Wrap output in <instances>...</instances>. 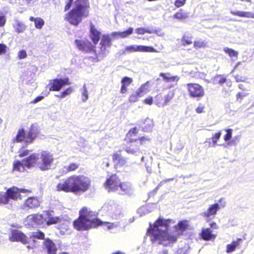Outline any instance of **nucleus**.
<instances>
[{"label": "nucleus", "mask_w": 254, "mask_h": 254, "mask_svg": "<svg viewBox=\"0 0 254 254\" xmlns=\"http://www.w3.org/2000/svg\"><path fill=\"white\" fill-rule=\"evenodd\" d=\"M54 162V157L51 153L47 151L32 153L28 157L17 161L13 163V170L23 172L25 167L30 169L32 167L39 168L42 171L50 170Z\"/></svg>", "instance_id": "1"}, {"label": "nucleus", "mask_w": 254, "mask_h": 254, "mask_svg": "<svg viewBox=\"0 0 254 254\" xmlns=\"http://www.w3.org/2000/svg\"><path fill=\"white\" fill-rule=\"evenodd\" d=\"M170 220L159 218L154 225L149 224L147 234L150 236V240L153 244H161L167 246L175 243L177 240L176 235L169 234Z\"/></svg>", "instance_id": "2"}, {"label": "nucleus", "mask_w": 254, "mask_h": 254, "mask_svg": "<svg viewBox=\"0 0 254 254\" xmlns=\"http://www.w3.org/2000/svg\"><path fill=\"white\" fill-rule=\"evenodd\" d=\"M73 4L72 9L66 13L65 19L71 24L77 26L82 19L88 16L90 3L89 0H68L64 10L67 11Z\"/></svg>", "instance_id": "3"}, {"label": "nucleus", "mask_w": 254, "mask_h": 254, "mask_svg": "<svg viewBox=\"0 0 254 254\" xmlns=\"http://www.w3.org/2000/svg\"><path fill=\"white\" fill-rule=\"evenodd\" d=\"M91 181L89 178L84 176H73L68 178L64 183L57 186L58 190L66 192H84L90 186Z\"/></svg>", "instance_id": "4"}, {"label": "nucleus", "mask_w": 254, "mask_h": 254, "mask_svg": "<svg viewBox=\"0 0 254 254\" xmlns=\"http://www.w3.org/2000/svg\"><path fill=\"white\" fill-rule=\"evenodd\" d=\"M101 224V221L97 218L96 212L88 210L87 207H83L80 210L79 218L73 222L74 227L79 231L86 230Z\"/></svg>", "instance_id": "5"}, {"label": "nucleus", "mask_w": 254, "mask_h": 254, "mask_svg": "<svg viewBox=\"0 0 254 254\" xmlns=\"http://www.w3.org/2000/svg\"><path fill=\"white\" fill-rule=\"evenodd\" d=\"M39 129L37 124H33L30 130L25 132L23 129L19 130L14 140L17 142L25 141L28 143H31L36 137Z\"/></svg>", "instance_id": "6"}, {"label": "nucleus", "mask_w": 254, "mask_h": 254, "mask_svg": "<svg viewBox=\"0 0 254 254\" xmlns=\"http://www.w3.org/2000/svg\"><path fill=\"white\" fill-rule=\"evenodd\" d=\"M46 220L42 214H31L27 217L24 224L28 227H36L43 224Z\"/></svg>", "instance_id": "7"}, {"label": "nucleus", "mask_w": 254, "mask_h": 254, "mask_svg": "<svg viewBox=\"0 0 254 254\" xmlns=\"http://www.w3.org/2000/svg\"><path fill=\"white\" fill-rule=\"evenodd\" d=\"M187 87L191 97L199 99L204 95L203 88L198 84L188 83Z\"/></svg>", "instance_id": "8"}, {"label": "nucleus", "mask_w": 254, "mask_h": 254, "mask_svg": "<svg viewBox=\"0 0 254 254\" xmlns=\"http://www.w3.org/2000/svg\"><path fill=\"white\" fill-rule=\"evenodd\" d=\"M30 192H31V191L29 190L19 189L15 187L8 189L6 191L8 200L9 199L14 200H17L18 199H21L22 195L21 193H27Z\"/></svg>", "instance_id": "9"}, {"label": "nucleus", "mask_w": 254, "mask_h": 254, "mask_svg": "<svg viewBox=\"0 0 254 254\" xmlns=\"http://www.w3.org/2000/svg\"><path fill=\"white\" fill-rule=\"evenodd\" d=\"M121 181L116 175H113L108 178L105 183V187L108 191L117 192Z\"/></svg>", "instance_id": "10"}, {"label": "nucleus", "mask_w": 254, "mask_h": 254, "mask_svg": "<svg viewBox=\"0 0 254 254\" xmlns=\"http://www.w3.org/2000/svg\"><path fill=\"white\" fill-rule=\"evenodd\" d=\"M225 202L223 204L219 205L218 203L211 204L209 206L207 210L200 213V215L203 217H205L207 221H209L212 219L211 216L214 217L216 214L217 211L220 209V207H224L225 206Z\"/></svg>", "instance_id": "11"}, {"label": "nucleus", "mask_w": 254, "mask_h": 254, "mask_svg": "<svg viewBox=\"0 0 254 254\" xmlns=\"http://www.w3.org/2000/svg\"><path fill=\"white\" fill-rule=\"evenodd\" d=\"M125 51L129 53L135 52L154 53L158 52V51H157L152 47L136 45L127 46L125 48Z\"/></svg>", "instance_id": "12"}, {"label": "nucleus", "mask_w": 254, "mask_h": 254, "mask_svg": "<svg viewBox=\"0 0 254 254\" xmlns=\"http://www.w3.org/2000/svg\"><path fill=\"white\" fill-rule=\"evenodd\" d=\"M41 201L36 197H30L27 198L21 206L24 210L34 209L40 206Z\"/></svg>", "instance_id": "13"}, {"label": "nucleus", "mask_w": 254, "mask_h": 254, "mask_svg": "<svg viewBox=\"0 0 254 254\" xmlns=\"http://www.w3.org/2000/svg\"><path fill=\"white\" fill-rule=\"evenodd\" d=\"M51 91H59L64 85H69V79L68 78H57L51 81Z\"/></svg>", "instance_id": "14"}, {"label": "nucleus", "mask_w": 254, "mask_h": 254, "mask_svg": "<svg viewBox=\"0 0 254 254\" xmlns=\"http://www.w3.org/2000/svg\"><path fill=\"white\" fill-rule=\"evenodd\" d=\"M75 44L79 50L86 53L92 51L94 47L91 42L88 41L76 40Z\"/></svg>", "instance_id": "15"}, {"label": "nucleus", "mask_w": 254, "mask_h": 254, "mask_svg": "<svg viewBox=\"0 0 254 254\" xmlns=\"http://www.w3.org/2000/svg\"><path fill=\"white\" fill-rule=\"evenodd\" d=\"M11 241H20L23 244H26L30 241L28 237L26 236L23 233L18 230H14L12 233L10 238Z\"/></svg>", "instance_id": "16"}, {"label": "nucleus", "mask_w": 254, "mask_h": 254, "mask_svg": "<svg viewBox=\"0 0 254 254\" xmlns=\"http://www.w3.org/2000/svg\"><path fill=\"white\" fill-rule=\"evenodd\" d=\"M118 193L122 195H131L133 192V189L130 183L128 182H123L120 183Z\"/></svg>", "instance_id": "17"}, {"label": "nucleus", "mask_w": 254, "mask_h": 254, "mask_svg": "<svg viewBox=\"0 0 254 254\" xmlns=\"http://www.w3.org/2000/svg\"><path fill=\"white\" fill-rule=\"evenodd\" d=\"M44 249L48 254H56L57 249L55 243L50 239H46L43 242Z\"/></svg>", "instance_id": "18"}, {"label": "nucleus", "mask_w": 254, "mask_h": 254, "mask_svg": "<svg viewBox=\"0 0 254 254\" xmlns=\"http://www.w3.org/2000/svg\"><path fill=\"white\" fill-rule=\"evenodd\" d=\"M47 218L46 219V224L48 225L61 223L62 219L60 217L55 216L52 211H47L46 212Z\"/></svg>", "instance_id": "19"}, {"label": "nucleus", "mask_w": 254, "mask_h": 254, "mask_svg": "<svg viewBox=\"0 0 254 254\" xmlns=\"http://www.w3.org/2000/svg\"><path fill=\"white\" fill-rule=\"evenodd\" d=\"M101 33L97 30L93 24H90V37L94 45H96L100 38Z\"/></svg>", "instance_id": "20"}, {"label": "nucleus", "mask_w": 254, "mask_h": 254, "mask_svg": "<svg viewBox=\"0 0 254 254\" xmlns=\"http://www.w3.org/2000/svg\"><path fill=\"white\" fill-rule=\"evenodd\" d=\"M13 21L12 25L15 32L21 33L25 30L26 26L22 22L17 19H15Z\"/></svg>", "instance_id": "21"}, {"label": "nucleus", "mask_w": 254, "mask_h": 254, "mask_svg": "<svg viewBox=\"0 0 254 254\" xmlns=\"http://www.w3.org/2000/svg\"><path fill=\"white\" fill-rule=\"evenodd\" d=\"M201 236L204 240H211L214 239L216 236L212 234V231L210 228L204 229L202 230Z\"/></svg>", "instance_id": "22"}, {"label": "nucleus", "mask_w": 254, "mask_h": 254, "mask_svg": "<svg viewBox=\"0 0 254 254\" xmlns=\"http://www.w3.org/2000/svg\"><path fill=\"white\" fill-rule=\"evenodd\" d=\"M138 144V142H137L135 145L131 144L129 146L126 147L125 151L128 154L137 155L140 152Z\"/></svg>", "instance_id": "23"}, {"label": "nucleus", "mask_w": 254, "mask_h": 254, "mask_svg": "<svg viewBox=\"0 0 254 254\" xmlns=\"http://www.w3.org/2000/svg\"><path fill=\"white\" fill-rule=\"evenodd\" d=\"M123 216L121 208L119 206H114L112 208L111 217L114 219H120Z\"/></svg>", "instance_id": "24"}, {"label": "nucleus", "mask_w": 254, "mask_h": 254, "mask_svg": "<svg viewBox=\"0 0 254 254\" xmlns=\"http://www.w3.org/2000/svg\"><path fill=\"white\" fill-rule=\"evenodd\" d=\"M133 32V28H129L128 30L124 32H114L112 33L111 35L113 37H116L117 36L121 38H126L128 35L131 34Z\"/></svg>", "instance_id": "25"}, {"label": "nucleus", "mask_w": 254, "mask_h": 254, "mask_svg": "<svg viewBox=\"0 0 254 254\" xmlns=\"http://www.w3.org/2000/svg\"><path fill=\"white\" fill-rule=\"evenodd\" d=\"M242 241V239L238 238L237 241H233L231 244L228 245L227 246V253H230L234 251L235 249L240 244Z\"/></svg>", "instance_id": "26"}, {"label": "nucleus", "mask_w": 254, "mask_h": 254, "mask_svg": "<svg viewBox=\"0 0 254 254\" xmlns=\"http://www.w3.org/2000/svg\"><path fill=\"white\" fill-rule=\"evenodd\" d=\"M113 160L115 164L124 165L126 163V160L118 153L114 154L113 156Z\"/></svg>", "instance_id": "27"}, {"label": "nucleus", "mask_w": 254, "mask_h": 254, "mask_svg": "<svg viewBox=\"0 0 254 254\" xmlns=\"http://www.w3.org/2000/svg\"><path fill=\"white\" fill-rule=\"evenodd\" d=\"M160 76L162 77L163 79L167 82L178 81L179 79V78L178 76H170L169 73L166 74L161 73Z\"/></svg>", "instance_id": "28"}, {"label": "nucleus", "mask_w": 254, "mask_h": 254, "mask_svg": "<svg viewBox=\"0 0 254 254\" xmlns=\"http://www.w3.org/2000/svg\"><path fill=\"white\" fill-rule=\"evenodd\" d=\"M30 238H29L30 240L32 239V240L34 241V239H38L40 240H43L45 238V234L44 233L40 231H37L36 232H34L31 233V234L29 235Z\"/></svg>", "instance_id": "29"}, {"label": "nucleus", "mask_w": 254, "mask_h": 254, "mask_svg": "<svg viewBox=\"0 0 254 254\" xmlns=\"http://www.w3.org/2000/svg\"><path fill=\"white\" fill-rule=\"evenodd\" d=\"M100 44L102 45L101 49H102L104 47H110L111 46V40L109 35H104L102 37ZM104 48L105 49V47Z\"/></svg>", "instance_id": "30"}, {"label": "nucleus", "mask_w": 254, "mask_h": 254, "mask_svg": "<svg viewBox=\"0 0 254 254\" xmlns=\"http://www.w3.org/2000/svg\"><path fill=\"white\" fill-rule=\"evenodd\" d=\"M138 132L136 127H134L131 129L128 133L127 134V137L129 138L131 142L136 141L139 139L138 138L134 137Z\"/></svg>", "instance_id": "31"}, {"label": "nucleus", "mask_w": 254, "mask_h": 254, "mask_svg": "<svg viewBox=\"0 0 254 254\" xmlns=\"http://www.w3.org/2000/svg\"><path fill=\"white\" fill-rule=\"evenodd\" d=\"M80 92H81L82 101L83 102H85L88 99V90L85 84L83 85L82 88L80 89Z\"/></svg>", "instance_id": "32"}, {"label": "nucleus", "mask_w": 254, "mask_h": 254, "mask_svg": "<svg viewBox=\"0 0 254 254\" xmlns=\"http://www.w3.org/2000/svg\"><path fill=\"white\" fill-rule=\"evenodd\" d=\"M148 81L146 82L145 83L142 84L140 87L136 90L139 95L142 96L144 94L148 92Z\"/></svg>", "instance_id": "33"}, {"label": "nucleus", "mask_w": 254, "mask_h": 254, "mask_svg": "<svg viewBox=\"0 0 254 254\" xmlns=\"http://www.w3.org/2000/svg\"><path fill=\"white\" fill-rule=\"evenodd\" d=\"M226 78L223 76L217 75L212 80V83L214 84H222L226 82Z\"/></svg>", "instance_id": "34"}, {"label": "nucleus", "mask_w": 254, "mask_h": 254, "mask_svg": "<svg viewBox=\"0 0 254 254\" xmlns=\"http://www.w3.org/2000/svg\"><path fill=\"white\" fill-rule=\"evenodd\" d=\"M188 227V224L186 221H181L179 222L176 228L180 231L181 233L185 231Z\"/></svg>", "instance_id": "35"}, {"label": "nucleus", "mask_w": 254, "mask_h": 254, "mask_svg": "<svg viewBox=\"0 0 254 254\" xmlns=\"http://www.w3.org/2000/svg\"><path fill=\"white\" fill-rule=\"evenodd\" d=\"M224 51L226 53L228 54L230 57H236V58L238 57V52L235 51L233 49L226 47V48H224Z\"/></svg>", "instance_id": "36"}, {"label": "nucleus", "mask_w": 254, "mask_h": 254, "mask_svg": "<svg viewBox=\"0 0 254 254\" xmlns=\"http://www.w3.org/2000/svg\"><path fill=\"white\" fill-rule=\"evenodd\" d=\"M188 17L186 13L183 12L182 9H180L178 12L175 13L174 17L178 19H184Z\"/></svg>", "instance_id": "37"}, {"label": "nucleus", "mask_w": 254, "mask_h": 254, "mask_svg": "<svg viewBox=\"0 0 254 254\" xmlns=\"http://www.w3.org/2000/svg\"><path fill=\"white\" fill-rule=\"evenodd\" d=\"M9 202L6 192H0V205L7 204Z\"/></svg>", "instance_id": "38"}, {"label": "nucleus", "mask_w": 254, "mask_h": 254, "mask_svg": "<svg viewBox=\"0 0 254 254\" xmlns=\"http://www.w3.org/2000/svg\"><path fill=\"white\" fill-rule=\"evenodd\" d=\"M119 226V223H109V222H105L104 227L105 229L107 230H112L114 228H117Z\"/></svg>", "instance_id": "39"}, {"label": "nucleus", "mask_w": 254, "mask_h": 254, "mask_svg": "<svg viewBox=\"0 0 254 254\" xmlns=\"http://www.w3.org/2000/svg\"><path fill=\"white\" fill-rule=\"evenodd\" d=\"M140 97H141V96L139 95V93L136 91V92L130 96L128 100L130 102H135L137 101Z\"/></svg>", "instance_id": "40"}, {"label": "nucleus", "mask_w": 254, "mask_h": 254, "mask_svg": "<svg viewBox=\"0 0 254 254\" xmlns=\"http://www.w3.org/2000/svg\"><path fill=\"white\" fill-rule=\"evenodd\" d=\"M79 167V164L76 163H71L68 166H65L64 169L66 172L73 171L77 169Z\"/></svg>", "instance_id": "41"}, {"label": "nucleus", "mask_w": 254, "mask_h": 254, "mask_svg": "<svg viewBox=\"0 0 254 254\" xmlns=\"http://www.w3.org/2000/svg\"><path fill=\"white\" fill-rule=\"evenodd\" d=\"M132 82V78L127 77V76H125V77H123L121 80L122 84L124 86H127V87L128 86H129V85Z\"/></svg>", "instance_id": "42"}, {"label": "nucleus", "mask_w": 254, "mask_h": 254, "mask_svg": "<svg viewBox=\"0 0 254 254\" xmlns=\"http://www.w3.org/2000/svg\"><path fill=\"white\" fill-rule=\"evenodd\" d=\"M174 96V94L171 92H169L166 96L164 97V102L162 104L163 106H165L167 105L168 103L171 101Z\"/></svg>", "instance_id": "43"}, {"label": "nucleus", "mask_w": 254, "mask_h": 254, "mask_svg": "<svg viewBox=\"0 0 254 254\" xmlns=\"http://www.w3.org/2000/svg\"><path fill=\"white\" fill-rule=\"evenodd\" d=\"M34 23L35 27L38 29H41L44 24V20L41 18H37Z\"/></svg>", "instance_id": "44"}, {"label": "nucleus", "mask_w": 254, "mask_h": 254, "mask_svg": "<svg viewBox=\"0 0 254 254\" xmlns=\"http://www.w3.org/2000/svg\"><path fill=\"white\" fill-rule=\"evenodd\" d=\"M206 46V43L204 41L199 40L194 42V47L196 48L204 47Z\"/></svg>", "instance_id": "45"}, {"label": "nucleus", "mask_w": 254, "mask_h": 254, "mask_svg": "<svg viewBox=\"0 0 254 254\" xmlns=\"http://www.w3.org/2000/svg\"><path fill=\"white\" fill-rule=\"evenodd\" d=\"M226 131L227 133L225 135L224 139L226 141H229L232 137V129H226Z\"/></svg>", "instance_id": "46"}, {"label": "nucleus", "mask_w": 254, "mask_h": 254, "mask_svg": "<svg viewBox=\"0 0 254 254\" xmlns=\"http://www.w3.org/2000/svg\"><path fill=\"white\" fill-rule=\"evenodd\" d=\"M6 16L2 12H0V27H3L6 22Z\"/></svg>", "instance_id": "47"}, {"label": "nucleus", "mask_w": 254, "mask_h": 254, "mask_svg": "<svg viewBox=\"0 0 254 254\" xmlns=\"http://www.w3.org/2000/svg\"><path fill=\"white\" fill-rule=\"evenodd\" d=\"M72 92V88L71 87H68L66 90L61 92V96L65 97L66 96L70 95Z\"/></svg>", "instance_id": "48"}, {"label": "nucleus", "mask_w": 254, "mask_h": 254, "mask_svg": "<svg viewBox=\"0 0 254 254\" xmlns=\"http://www.w3.org/2000/svg\"><path fill=\"white\" fill-rule=\"evenodd\" d=\"M239 138V136H236L235 138H233L231 141L227 142V144H223L222 145L225 147H227L229 145H236L237 143L236 142V139Z\"/></svg>", "instance_id": "49"}, {"label": "nucleus", "mask_w": 254, "mask_h": 254, "mask_svg": "<svg viewBox=\"0 0 254 254\" xmlns=\"http://www.w3.org/2000/svg\"><path fill=\"white\" fill-rule=\"evenodd\" d=\"M186 1V0H176L175 5L177 7H180L185 4Z\"/></svg>", "instance_id": "50"}, {"label": "nucleus", "mask_w": 254, "mask_h": 254, "mask_svg": "<svg viewBox=\"0 0 254 254\" xmlns=\"http://www.w3.org/2000/svg\"><path fill=\"white\" fill-rule=\"evenodd\" d=\"M18 56L19 59H23L27 57V53L25 50H21L19 52Z\"/></svg>", "instance_id": "51"}, {"label": "nucleus", "mask_w": 254, "mask_h": 254, "mask_svg": "<svg viewBox=\"0 0 254 254\" xmlns=\"http://www.w3.org/2000/svg\"><path fill=\"white\" fill-rule=\"evenodd\" d=\"M232 14H233L234 15H237L240 17H245L246 11H231V12Z\"/></svg>", "instance_id": "52"}, {"label": "nucleus", "mask_w": 254, "mask_h": 254, "mask_svg": "<svg viewBox=\"0 0 254 254\" xmlns=\"http://www.w3.org/2000/svg\"><path fill=\"white\" fill-rule=\"evenodd\" d=\"M7 46L4 44H0V55L5 54L6 52Z\"/></svg>", "instance_id": "53"}, {"label": "nucleus", "mask_w": 254, "mask_h": 254, "mask_svg": "<svg viewBox=\"0 0 254 254\" xmlns=\"http://www.w3.org/2000/svg\"><path fill=\"white\" fill-rule=\"evenodd\" d=\"M221 135V132L219 131L218 132L215 134V135L212 137V140H214L217 142V141L220 138V136Z\"/></svg>", "instance_id": "54"}, {"label": "nucleus", "mask_w": 254, "mask_h": 254, "mask_svg": "<svg viewBox=\"0 0 254 254\" xmlns=\"http://www.w3.org/2000/svg\"><path fill=\"white\" fill-rule=\"evenodd\" d=\"M183 41L187 45H189L192 43L191 39L190 38L187 36H184L183 37Z\"/></svg>", "instance_id": "55"}, {"label": "nucleus", "mask_w": 254, "mask_h": 254, "mask_svg": "<svg viewBox=\"0 0 254 254\" xmlns=\"http://www.w3.org/2000/svg\"><path fill=\"white\" fill-rule=\"evenodd\" d=\"M30 151L29 150H25L19 152V156L20 157L26 156L29 154Z\"/></svg>", "instance_id": "56"}, {"label": "nucleus", "mask_w": 254, "mask_h": 254, "mask_svg": "<svg viewBox=\"0 0 254 254\" xmlns=\"http://www.w3.org/2000/svg\"><path fill=\"white\" fill-rule=\"evenodd\" d=\"M135 32L138 34H144L145 33V29L144 28H138L136 29Z\"/></svg>", "instance_id": "57"}, {"label": "nucleus", "mask_w": 254, "mask_h": 254, "mask_svg": "<svg viewBox=\"0 0 254 254\" xmlns=\"http://www.w3.org/2000/svg\"><path fill=\"white\" fill-rule=\"evenodd\" d=\"M43 98H44V97L42 96H38L33 101H32L31 103H33V104L37 103L39 102V101H41L43 99Z\"/></svg>", "instance_id": "58"}, {"label": "nucleus", "mask_w": 254, "mask_h": 254, "mask_svg": "<svg viewBox=\"0 0 254 254\" xmlns=\"http://www.w3.org/2000/svg\"><path fill=\"white\" fill-rule=\"evenodd\" d=\"M245 17H248V18H254V13H252L251 12H246Z\"/></svg>", "instance_id": "59"}, {"label": "nucleus", "mask_w": 254, "mask_h": 254, "mask_svg": "<svg viewBox=\"0 0 254 254\" xmlns=\"http://www.w3.org/2000/svg\"><path fill=\"white\" fill-rule=\"evenodd\" d=\"M68 225L69 222L68 221H64V223H63V227H62V229H64L65 230H68Z\"/></svg>", "instance_id": "60"}, {"label": "nucleus", "mask_w": 254, "mask_h": 254, "mask_svg": "<svg viewBox=\"0 0 254 254\" xmlns=\"http://www.w3.org/2000/svg\"><path fill=\"white\" fill-rule=\"evenodd\" d=\"M144 102L146 104L151 105L152 104V103H153L152 98L151 97V98L145 99V100H144Z\"/></svg>", "instance_id": "61"}, {"label": "nucleus", "mask_w": 254, "mask_h": 254, "mask_svg": "<svg viewBox=\"0 0 254 254\" xmlns=\"http://www.w3.org/2000/svg\"><path fill=\"white\" fill-rule=\"evenodd\" d=\"M127 91V86H124L122 84L121 88V93H125Z\"/></svg>", "instance_id": "62"}, {"label": "nucleus", "mask_w": 254, "mask_h": 254, "mask_svg": "<svg viewBox=\"0 0 254 254\" xmlns=\"http://www.w3.org/2000/svg\"><path fill=\"white\" fill-rule=\"evenodd\" d=\"M173 180H174V178H170V179H166V180H163V181H162L160 183V184L158 185L157 188H158L159 186H161L164 183L173 181Z\"/></svg>", "instance_id": "63"}, {"label": "nucleus", "mask_w": 254, "mask_h": 254, "mask_svg": "<svg viewBox=\"0 0 254 254\" xmlns=\"http://www.w3.org/2000/svg\"><path fill=\"white\" fill-rule=\"evenodd\" d=\"M203 108L201 107H198L196 109V112L197 113H201L203 112Z\"/></svg>", "instance_id": "64"}]
</instances>
